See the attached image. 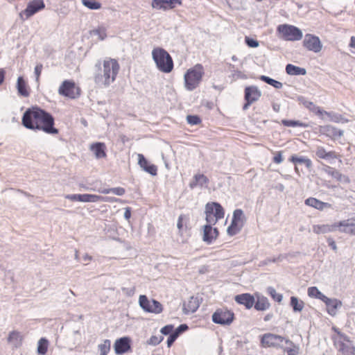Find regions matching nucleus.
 Here are the masks:
<instances>
[{"label":"nucleus","mask_w":355,"mask_h":355,"mask_svg":"<svg viewBox=\"0 0 355 355\" xmlns=\"http://www.w3.org/2000/svg\"><path fill=\"white\" fill-rule=\"evenodd\" d=\"M22 124L31 130H38L49 135H57L58 129L54 127L53 116L44 110L33 107L28 109L22 117Z\"/></svg>","instance_id":"1"},{"label":"nucleus","mask_w":355,"mask_h":355,"mask_svg":"<svg viewBox=\"0 0 355 355\" xmlns=\"http://www.w3.org/2000/svg\"><path fill=\"white\" fill-rule=\"evenodd\" d=\"M120 65L116 59L107 58L103 62V73L94 76V82L100 87H109L112 84L119 72Z\"/></svg>","instance_id":"2"},{"label":"nucleus","mask_w":355,"mask_h":355,"mask_svg":"<svg viewBox=\"0 0 355 355\" xmlns=\"http://www.w3.org/2000/svg\"><path fill=\"white\" fill-rule=\"evenodd\" d=\"M331 329L335 333L331 340L338 352L341 355H355V346L349 338L336 327Z\"/></svg>","instance_id":"3"},{"label":"nucleus","mask_w":355,"mask_h":355,"mask_svg":"<svg viewBox=\"0 0 355 355\" xmlns=\"http://www.w3.org/2000/svg\"><path fill=\"white\" fill-rule=\"evenodd\" d=\"M152 56L157 69L163 73H170L173 69V60L170 54L164 49L155 48Z\"/></svg>","instance_id":"4"},{"label":"nucleus","mask_w":355,"mask_h":355,"mask_svg":"<svg viewBox=\"0 0 355 355\" xmlns=\"http://www.w3.org/2000/svg\"><path fill=\"white\" fill-rule=\"evenodd\" d=\"M205 220L207 223L216 225L217 222L225 216V209L216 202H209L205 205Z\"/></svg>","instance_id":"5"},{"label":"nucleus","mask_w":355,"mask_h":355,"mask_svg":"<svg viewBox=\"0 0 355 355\" xmlns=\"http://www.w3.org/2000/svg\"><path fill=\"white\" fill-rule=\"evenodd\" d=\"M203 73V67L201 64H196L193 67L189 69L184 74L186 86L189 89L197 87L201 82Z\"/></svg>","instance_id":"6"},{"label":"nucleus","mask_w":355,"mask_h":355,"mask_svg":"<svg viewBox=\"0 0 355 355\" xmlns=\"http://www.w3.org/2000/svg\"><path fill=\"white\" fill-rule=\"evenodd\" d=\"M277 30L279 37L286 41H298L302 38V31L293 25L281 24Z\"/></svg>","instance_id":"7"},{"label":"nucleus","mask_w":355,"mask_h":355,"mask_svg":"<svg viewBox=\"0 0 355 355\" xmlns=\"http://www.w3.org/2000/svg\"><path fill=\"white\" fill-rule=\"evenodd\" d=\"M245 223V216L242 209H237L233 212L232 220L230 225L227 229V234L234 236L242 229Z\"/></svg>","instance_id":"8"},{"label":"nucleus","mask_w":355,"mask_h":355,"mask_svg":"<svg viewBox=\"0 0 355 355\" xmlns=\"http://www.w3.org/2000/svg\"><path fill=\"white\" fill-rule=\"evenodd\" d=\"M285 342L286 344H293V342L288 339H286L285 338L268 333L265 334L261 336V345L263 347H275L278 348L281 347V344L283 342Z\"/></svg>","instance_id":"9"},{"label":"nucleus","mask_w":355,"mask_h":355,"mask_svg":"<svg viewBox=\"0 0 355 355\" xmlns=\"http://www.w3.org/2000/svg\"><path fill=\"white\" fill-rule=\"evenodd\" d=\"M234 320V313L227 308H220L212 315V321L221 325H229Z\"/></svg>","instance_id":"10"},{"label":"nucleus","mask_w":355,"mask_h":355,"mask_svg":"<svg viewBox=\"0 0 355 355\" xmlns=\"http://www.w3.org/2000/svg\"><path fill=\"white\" fill-rule=\"evenodd\" d=\"M139 302L146 312L159 314L163 311V306L159 302L155 300H149L144 295L139 296Z\"/></svg>","instance_id":"11"},{"label":"nucleus","mask_w":355,"mask_h":355,"mask_svg":"<svg viewBox=\"0 0 355 355\" xmlns=\"http://www.w3.org/2000/svg\"><path fill=\"white\" fill-rule=\"evenodd\" d=\"M44 8L45 4L43 0H33L28 3L26 9L19 13V17L23 21L27 20Z\"/></svg>","instance_id":"12"},{"label":"nucleus","mask_w":355,"mask_h":355,"mask_svg":"<svg viewBox=\"0 0 355 355\" xmlns=\"http://www.w3.org/2000/svg\"><path fill=\"white\" fill-rule=\"evenodd\" d=\"M303 46L307 50L314 53H319L322 49V44L318 37L306 34L303 40Z\"/></svg>","instance_id":"13"},{"label":"nucleus","mask_w":355,"mask_h":355,"mask_svg":"<svg viewBox=\"0 0 355 355\" xmlns=\"http://www.w3.org/2000/svg\"><path fill=\"white\" fill-rule=\"evenodd\" d=\"M214 225L207 223L202 227L203 234L202 240L207 244H211L217 239L219 235L218 230L213 227Z\"/></svg>","instance_id":"14"},{"label":"nucleus","mask_w":355,"mask_h":355,"mask_svg":"<svg viewBox=\"0 0 355 355\" xmlns=\"http://www.w3.org/2000/svg\"><path fill=\"white\" fill-rule=\"evenodd\" d=\"M114 352L116 354H123L131 350V339L129 337H122L116 339L114 344Z\"/></svg>","instance_id":"15"},{"label":"nucleus","mask_w":355,"mask_h":355,"mask_svg":"<svg viewBox=\"0 0 355 355\" xmlns=\"http://www.w3.org/2000/svg\"><path fill=\"white\" fill-rule=\"evenodd\" d=\"M182 4L181 0H153L151 3L153 8L163 10L173 9L176 5Z\"/></svg>","instance_id":"16"},{"label":"nucleus","mask_w":355,"mask_h":355,"mask_svg":"<svg viewBox=\"0 0 355 355\" xmlns=\"http://www.w3.org/2000/svg\"><path fill=\"white\" fill-rule=\"evenodd\" d=\"M319 132L334 140L340 138L343 135L342 130L330 125H320Z\"/></svg>","instance_id":"17"},{"label":"nucleus","mask_w":355,"mask_h":355,"mask_svg":"<svg viewBox=\"0 0 355 355\" xmlns=\"http://www.w3.org/2000/svg\"><path fill=\"white\" fill-rule=\"evenodd\" d=\"M138 164L140 166V167L147 172L148 173L150 174L151 175H157V167L155 164H150L148 160L145 158L144 155L142 154H138Z\"/></svg>","instance_id":"18"},{"label":"nucleus","mask_w":355,"mask_h":355,"mask_svg":"<svg viewBox=\"0 0 355 355\" xmlns=\"http://www.w3.org/2000/svg\"><path fill=\"white\" fill-rule=\"evenodd\" d=\"M200 302L197 297L191 296L184 302L183 311L185 314L193 313L199 308Z\"/></svg>","instance_id":"19"},{"label":"nucleus","mask_w":355,"mask_h":355,"mask_svg":"<svg viewBox=\"0 0 355 355\" xmlns=\"http://www.w3.org/2000/svg\"><path fill=\"white\" fill-rule=\"evenodd\" d=\"M234 300L239 304L243 305L247 309H251L254 304V297L250 293H243L234 297Z\"/></svg>","instance_id":"20"},{"label":"nucleus","mask_w":355,"mask_h":355,"mask_svg":"<svg viewBox=\"0 0 355 355\" xmlns=\"http://www.w3.org/2000/svg\"><path fill=\"white\" fill-rule=\"evenodd\" d=\"M304 203L309 207H311L318 210L322 211L324 209L331 207V205L328 202H322L315 198L310 197L305 200Z\"/></svg>","instance_id":"21"},{"label":"nucleus","mask_w":355,"mask_h":355,"mask_svg":"<svg viewBox=\"0 0 355 355\" xmlns=\"http://www.w3.org/2000/svg\"><path fill=\"white\" fill-rule=\"evenodd\" d=\"M316 156L322 159H335L339 155L334 150L327 151L323 146H318L315 150Z\"/></svg>","instance_id":"22"},{"label":"nucleus","mask_w":355,"mask_h":355,"mask_svg":"<svg viewBox=\"0 0 355 355\" xmlns=\"http://www.w3.org/2000/svg\"><path fill=\"white\" fill-rule=\"evenodd\" d=\"M260 96L261 94L259 90H245V99L246 103L244 104L243 109L247 110L249 105L257 101Z\"/></svg>","instance_id":"23"},{"label":"nucleus","mask_w":355,"mask_h":355,"mask_svg":"<svg viewBox=\"0 0 355 355\" xmlns=\"http://www.w3.org/2000/svg\"><path fill=\"white\" fill-rule=\"evenodd\" d=\"M8 343L11 344L14 347L17 348L21 346L23 341V336L19 331H12L10 332L8 337Z\"/></svg>","instance_id":"24"},{"label":"nucleus","mask_w":355,"mask_h":355,"mask_svg":"<svg viewBox=\"0 0 355 355\" xmlns=\"http://www.w3.org/2000/svg\"><path fill=\"white\" fill-rule=\"evenodd\" d=\"M106 146L104 143L98 142L91 146V150L94 153L96 158H104L106 157Z\"/></svg>","instance_id":"25"},{"label":"nucleus","mask_w":355,"mask_h":355,"mask_svg":"<svg viewBox=\"0 0 355 355\" xmlns=\"http://www.w3.org/2000/svg\"><path fill=\"white\" fill-rule=\"evenodd\" d=\"M334 226L337 228L344 227L345 232L355 234V223H353L349 219L336 223Z\"/></svg>","instance_id":"26"},{"label":"nucleus","mask_w":355,"mask_h":355,"mask_svg":"<svg viewBox=\"0 0 355 355\" xmlns=\"http://www.w3.org/2000/svg\"><path fill=\"white\" fill-rule=\"evenodd\" d=\"M209 183L208 178L203 174H196L193 176V180L190 183V187L194 188L197 186H207Z\"/></svg>","instance_id":"27"},{"label":"nucleus","mask_w":355,"mask_h":355,"mask_svg":"<svg viewBox=\"0 0 355 355\" xmlns=\"http://www.w3.org/2000/svg\"><path fill=\"white\" fill-rule=\"evenodd\" d=\"M326 173L331 176L333 178L336 179L338 181H345L346 182H349V178L343 175L342 173H340L338 170L330 167L327 166V168L325 169Z\"/></svg>","instance_id":"28"},{"label":"nucleus","mask_w":355,"mask_h":355,"mask_svg":"<svg viewBox=\"0 0 355 355\" xmlns=\"http://www.w3.org/2000/svg\"><path fill=\"white\" fill-rule=\"evenodd\" d=\"M270 304L266 297H259L257 301H254V306L257 311H266L269 309Z\"/></svg>","instance_id":"29"},{"label":"nucleus","mask_w":355,"mask_h":355,"mask_svg":"<svg viewBox=\"0 0 355 355\" xmlns=\"http://www.w3.org/2000/svg\"><path fill=\"white\" fill-rule=\"evenodd\" d=\"M308 295L310 297L316 298L322 300V302L329 301V298L323 295L315 286H311L308 288Z\"/></svg>","instance_id":"30"},{"label":"nucleus","mask_w":355,"mask_h":355,"mask_svg":"<svg viewBox=\"0 0 355 355\" xmlns=\"http://www.w3.org/2000/svg\"><path fill=\"white\" fill-rule=\"evenodd\" d=\"M286 71L291 76L305 75L306 71L304 68L288 64L286 67Z\"/></svg>","instance_id":"31"},{"label":"nucleus","mask_w":355,"mask_h":355,"mask_svg":"<svg viewBox=\"0 0 355 355\" xmlns=\"http://www.w3.org/2000/svg\"><path fill=\"white\" fill-rule=\"evenodd\" d=\"M289 161L295 165L297 164H303L306 166L307 168H311L312 167V162L310 159L307 157L292 155L289 158Z\"/></svg>","instance_id":"32"},{"label":"nucleus","mask_w":355,"mask_h":355,"mask_svg":"<svg viewBox=\"0 0 355 355\" xmlns=\"http://www.w3.org/2000/svg\"><path fill=\"white\" fill-rule=\"evenodd\" d=\"M313 232L316 234H324L327 232H331L336 227L329 225H313Z\"/></svg>","instance_id":"33"},{"label":"nucleus","mask_w":355,"mask_h":355,"mask_svg":"<svg viewBox=\"0 0 355 355\" xmlns=\"http://www.w3.org/2000/svg\"><path fill=\"white\" fill-rule=\"evenodd\" d=\"M303 104L307 108H309L311 110V112L315 113V114H318V115H320V116H322L323 114H325V115L329 116H331L330 113L321 110L319 107L316 106L312 102L304 101V102H303Z\"/></svg>","instance_id":"34"},{"label":"nucleus","mask_w":355,"mask_h":355,"mask_svg":"<svg viewBox=\"0 0 355 355\" xmlns=\"http://www.w3.org/2000/svg\"><path fill=\"white\" fill-rule=\"evenodd\" d=\"M291 306L294 311L300 312L304 306V303L302 300H299L297 297L292 296L291 297Z\"/></svg>","instance_id":"35"},{"label":"nucleus","mask_w":355,"mask_h":355,"mask_svg":"<svg viewBox=\"0 0 355 355\" xmlns=\"http://www.w3.org/2000/svg\"><path fill=\"white\" fill-rule=\"evenodd\" d=\"M111 348V342L108 339H105L102 343L98 345V349L100 352V355H107Z\"/></svg>","instance_id":"36"},{"label":"nucleus","mask_w":355,"mask_h":355,"mask_svg":"<svg viewBox=\"0 0 355 355\" xmlns=\"http://www.w3.org/2000/svg\"><path fill=\"white\" fill-rule=\"evenodd\" d=\"M48 347H49V341L46 338H42L38 341L37 353L40 355L46 354V353L47 352V350H48Z\"/></svg>","instance_id":"37"},{"label":"nucleus","mask_w":355,"mask_h":355,"mask_svg":"<svg viewBox=\"0 0 355 355\" xmlns=\"http://www.w3.org/2000/svg\"><path fill=\"white\" fill-rule=\"evenodd\" d=\"M100 199L101 196L89 193L81 194V202H96L100 201Z\"/></svg>","instance_id":"38"},{"label":"nucleus","mask_w":355,"mask_h":355,"mask_svg":"<svg viewBox=\"0 0 355 355\" xmlns=\"http://www.w3.org/2000/svg\"><path fill=\"white\" fill-rule=\"evenodd\" d=\"M98 192L104 194L112 193L117 196H123L125 193V190L123 187H115L110 189H105L103 190H98Z\"/></svg>","instance_id":"39"},{"label":"nucleus","mask_w":355,"mask_h":355,"mask_svg":"<svg viewBox=\"0 0 355 355\" xmlns=\"http://www.w3.org/2000/svg\"><path fill=\"white\" fill-rule=\"evenodd\" d=\"M282 124L286 127H302V128L308 127L307 124L303 123L299 121H294V120L283 119V120H282Z\"/></svg>","instance_id":"40"},{"label":"nucleus","mask_w":355,"mask_h":355,"mask_svg":"<svg viewBox=\"0 0 355 355\" xmlns=\"http://www.w3.org/2000/svg\"><path fill=\"white\" fill-rule=\"evenodd\" d=\"M324 302L328 306V312L330 314H334L338 306L341 304L339 301L331 299H329V302L325 301Z\"/></svg>","instance_id":"41"},{"label":"nucleus","mask_w":355,"mask_h":355,"mask_svg":"<svg viewBox=\"0 0 355 355\" xmlns=\"http://www.w3.org/2000/svg\"><path fill=\"white\" fill-rule=\"evenodd\" d=\"M82 3L91 10H98L101 8V3L95 0H82Z\"/></svg>","instance_id":"42"},{"label":"nucleus","mask_w":355,"mask_h":355,"mask_svg":"<svg viewBox=\"0 0 355 355\" xmlns=\"http://www.w3.org/2000/svg\"><path fill=\"white\" fill-rule=\"evenodd\" d=\"M80 90H59L60 94L69 97L70 98H76L80 95Z\"/></svg>","instance_id":"43"},{"label":"nucleus","mask_w":355,"mask_h":355,"mask_svg":"<svg viewBox=\"0 0 355 355\" xmlns=\"http://www.w3.org/2000/svg\"><path fill=\"white\" fill-rule=\"evenodd\" d=\"M268 293L270 296L277 302H281L282 300V295L277 293L276 290L272 287H269L268 288Z\"/></svg>","instance_id":"44"},{"label":"nucleus","mask_w":355,"mask_h":355,"mask_svg":"<svg viewBox=\"0 0 355 355\" xmlns=\"http://www.w3.org/2000/svg\"><path fill=\"white\" fill-rule=\"evenodd\" d=\"M261 79L276 89H279L282 86V84L280 82L272 79L268 76H262Z\"/></svg>","instance_id":"45"},{"label":"nucleus","mask_w":355,"mask_h":355,"mask_svg":"<svg viewBox=\"0 0 355 355\" xmlns=\"http://www.w3.org/2000/svg\"><path fill=\"white\" fill-rule=\"evenodd\" d=\"M187 120L190 125H198L201 123V119L197 115H189Z\"/></svg>","instance_id":"46"},{"label":"nucleus","mask_w":355,"mask_h":355,"mask_svg":"<svg viewBox=\"0 0 355 355\" xmlns=\"http://www.w3.org/2000/svg\"><path fill=\"white\" fill-rule=\"evenodd\" d=\"M76 83L72 80H64L61 85L60 89H75Z\"/></svg>","instance_id":"47"},{"label":"nucleus","mask_w":355,"mask_h":355,"mask_svg":"<svg viewBox=\"0 0 355 355\" xmlns=\"http://www.w3.org/2000/svg\"><path fill=\"white\" fill-rule=\"evenodd\" d=\"M162 336H152L150 338L149 340L148 341V343L152 345H157L159 344L162 341Z\"/></svg>","instance_id":"48"},{"label":"nucleus","mask_w":355,"mask_h":355,"mask_svg":"<svg viewBox=\"0 0 355 355\" xmlns=\"http://www.w3.org/2000/svg\"><path fill=\"white\" fill-rule=\"evenodd\" d=\"M291 345L293 346L292 348H287L285 349V351L287 352L288 355H298L299 354V347L294 345V343H293V344H290Z\"/></svg>","instance_id":"49"},{"label":"nucleus","mask_w":355,"mask_h":355,"mask_svg":"<svg viewBox=\"0 0 355 355\" xmlns=\"http://www.w3.org/2000/svg\"><path fill=\"white\" fill-rule=\"evenodd\" d=\"M185 220H186V216L182 214H181L178 218L177 227H178L180 232H182V230H183Z\"/></svg>","instance_id":"50"},{"label":"nucleus","mask_w":355,"mask_h":355,"mask_svg":"<svg viewBox=\"0 0 355 355\" xmlns=\"http://www.w3.org/2000/svg\"><path fill=\"white\" fill-rule=\"evenodd\" d=\"M245 42L248 46L252 47V48H256L259 46L258 41H257L254 39L250 38L249 37H245Z\"/></svg>","instance_id":"51"},{"label":"nucleus","mask_w":355,"mask_h":355,"mask_svg":"<svg viewBox=\"0 0 355 355\" xmlns=\"http://www.w3.org/2000/svg\"><path fill=\"white\" fill-rule=\"evenodd\" d=\"M178 332H173L172 333L169 337L168 338V340H167V346L168 347H171V345L173 344V343L175 342V340L177 339V338L178 337Z\"/></svg>","instance_id":"52"},{"label":"nucleus","mask_w":355,"mask_h":355,"mask_svg":"<svg viewBox=\"0 0 355 355\" xmlns=\"http://www.w3.org/2000/svg\"><path fill=\"white\" fill-rule=\"evenodd\" d=\"M100 201L110 202H123L121 199L114 197H103L101 196Z\"/></svg>","instance_id":"53"},{"label":"nucleus","mask_w":355,"mask_h":355,"mask_svg":"<svg viewBox=\"0 0 355 355\" xmlns=\"http://www.w3.org/2000/svg\"><path fill=\"white\" fill-rule=\"evenodd\" d=\"M173 328H174L173 325L168 324V325H166L164 327H162L160 331H161L162 334H163L164 335H168V334H171L173 331Z\"/></svg>","instance_id":"54"},{"label":"nucleus","mask_w":355,"mask_h":355,"mask_svg":"<svg viewBox=\"0 0 355 355\" xmlns=\"http://www.w3.org/2000/svg\"><path fill=\"white\" fill-rule=\"evenodd\" d=\"M283 161L282 158V152L277 151L275 153V156L273 157V162L275 164H280Z\"/></svg>","instance_id":"55"},{"label":"nucleus","mask_w":355,"mask_h":355,"mask_svg":"<svg viewBox=\"0 0 355 355\" xmlns=\"http://www.w3.org/2000/svg\"><path fill=\"white\" fill-rule=\"evenodd\" d=\"M67 199L71 201H79L81 202V194H70L65 196Z\"/></svg>","instance_id":"56"},{"label":"nucleus","mask_w":355,"mask_h":355,"mask_svg":"<svg viewBox=\"0 0 355 355\" xmlns=\"http://www.w3.org/2000/svg\"><path fill=\"white\" fill-rule=\"evenodd\" d=\"M26 82L23 77L20 76L17 80V89H26Z\"/></svg>","instance_id":"57"},{"label":"nucleus","mask_w":355,"mask_h":355,"mask_svg":"<svg viewBox=\"0 0 355 355\" xmlns=\"http://www.w3.org/2000/svg\"><path fill=\"white\" fill-rule=\"evenodd\" d=\"M94 33L95 35H98L99 37V39L103 40L106 37V33L104 31L101 29L94 30Z\"/></svg>","instance_id":"58"},{"label":"nucleus","mask_w":355,"mask_h":355,"mask_svg":"<svg viewBox=\"0 0 355 355\" xmlns=\"http://www.w3.org/2000/svg\"><path fill=\"white\" fill-rule=\"evenodd\" d=\"M42 64H37L35 67V73L37 76V79L39 78L41 73H42Z\"/></svg>","instance_id":"59"},{"label":"nucleus","mask_w":355,"mask_h":355,"mask_svg":"<svg viewBox=\"0 0 355 355\" xmlns=\"http://www.w3.org/2000/svg\"><path fill=\"white\" fill-rule=\"evenodd\" d=\"M124 217L126 220H129L131 217V208L126 207L125 209Z\"/></svg>","instance_id":"60"},{"label":"nucleus","mask_w":355,"mask_h":355,"mask_svg":"<svg viewBox=\"0 0 355 355\" xmlns=\"http://www.w3.org/2000/svg\"><path fill=\"white\" fill-rule=\"evenodd\" d=\"M329 245L334 250V251L337 250V246L336 242L332 239H328Z\"/></svg>","instance_id":"61"},{"label":"nucleus","mask_w":355,"mask_h":355,"mask_svg":"<svg viewBox=\"0 0 355 355\" xmlns=\"http://www.w3.org/2000/svg\"><path fill=\"white\" fill-rule=\"evenodd\" d=\"M187 329H188V327L187 326V324H181L178 327V328L175 330V332H178V335H179L181 332L187 330Z\"/></svg>","instance_id":"62"},{"label":"nucleus","mask_w":355,"mask_h":355,"mask_svg":"<svg viewBox=\"0 0 355 355\" xmlns=\"http://www.w3.org/2000/svg\"><path fill=\"white\" fill-rule=\"evenodd\" d=\"M6 71L3 69H0V85L4 81Z\"/></svg>","instance_id":"63"},{"label":"nucleus","mask_w":355,"mask_h":355,"mask_svg":"<svg viewBox=\"0 0 355 355\" xmlns=\"http://www.w3.org/2000/svg\"><path fill=\"white\" fill-rule=\"evenodd\" d=\"M349 46H350V47L355 49V37L354 36L351 37Z\"/></svg>","instance_id":"64"}]
</instances>
